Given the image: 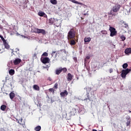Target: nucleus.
Instances as JSON below:
<instances>
[{"label": "nucleus", "instance_id": "f257e3e1", "mask_svg": "<svg viewBox=\"0 0 131 131\" xmlns=\"http://www.w3.org/2000/svg\"><path fill=\"white\" fill-rule=\"evenodd\" d=\"M76 36V31L75 29L72 28L68 33V39H75Z\"/></svg>", "mask_w": 131, "mask_h": 131}, {"label": "nucleus", "instance_id": "f03ea898", "mask_svg": "<svg viewBox=\"0 0 131 131\" xmlns=\"http://www.w3.org/2000/svg\"><path fill=\"white\" fill-rule=\"evenodd\" d=\"M120 9V5H116L115 6L113 7L111 9L110 15H112V16H115L116 15L115 13L118 12Z\"/></svg>", "mask_w": 131, "mask_h": 131}, {"label": "nucleus", "instance_id": "7ed1b4c3", "mask_svg": "<svg viewBox=\"0 0 131 131\" xmlns=\"http://www.w3.org/2000/svg\"><path fill=\"white\" fill-rule=\"evenodd\" d=\"M62 72L63 73H66V72H67V69L66 68L60 67L56 70L55 74H56V75H59Z\"/></svg>", "mask_w": 131, "mask_h": 131}, {"label": "nucleus", "instance_id": "20e7f679", "mask_svg": "<svg viewBox=\"0 0 131 131\" xmlns=\"http://www.w3.org/2000/svg\"><path fill=\"white\" fill-rule=\"evenodd\" d=\"M109 30L111 32L110 36L113 37V36H115L117 35V31H116V29L113 28V27H110Z\"/></svg>", "mask_w": 131, "mask_h": 131}, {"label": "nucleus", "instance_id": "39448f33", "mask_svg": "<svg viewBox=\"0 0 131 131\" xmlns=\"http://www.w3.org/2000/svg\"><path fill=\"white\" fill-rule=\"evenodd\" d=\"M34 32L35 33H38V34L41 33V34H42L43 35H46V34H47V32H46L45 30L40 29L38 28H35L34 30Z\"/></svg>", "mask_w": 131, "mask_h": 131}, {"label": "nucleus", "instance_id": "423d86ee", "mask_svg": "<svg viewBox=\"0 0 131 131\" xmlns=\"http://www.w3.org/2000/svg\"><path fill=\"white\" fill-rule=\"evenodd\" d=\"M130 71L131 70L128 69H126V70H123L121 73V76L122 78H125V77H126V75H127V74H128V73H129Z\"/></svg>", "mask_w": 131, "mask_h": 131}, {"label": "nucleus", "instance_id": "0eeeda50", "mask_svg": "<svg viewBox=\"0 0 131 131\" xmlns=\"http://www.w3.org/2000/svg\"><path fill=\"white\" fill-rule=\"evenodd\" d=\"M41 62L43 63V64H47L48 63H50V58L49 57H45L41 58Z\"/></svg>", "mask_w": 131, "mask_h": 131}, {"label": "nucleus", "instance_id": "6e6552de", "mask_svg": "<svg viewBox=\"0 0 131 131\" xmlns=\"http://www.w3.org/2000/svg\"><path fill=\"white\" fill-rule=\"evenodd\" d=\"M23 119L21 118L20 120H19L17 122L20 124V125H22L23 127L24 128H26V126L25 125V122L23 121Z\"/></svg>", "mask_w": 131, "mask_h": 131}, {"label": "nucleus", "instance_id": "1a4fd4ad", "mask_svg": "<svg viewBox=\"0 0 131 131\" xmlns=\"http://www.w3.org/2000/svg\"><path fill=\"white\" fill-rule=\"evenodd\" d=\"M60 95V97L62 98H65V97H67V96H68V92L67 90H64V92H61Z\"/></svg>", "mask_w": 131, "mask_h": 131}, {"label": "nucleus", "instance_id": "9d476101", "mask_svg": "<svg viewBox=\"0 0 131 131\" xmlns=\"http://www.w3.org/2000/svg\"><path fill=\"white\" fill-rule=\"evenodd\" d=\"M67 80L68 81H71L72 79H73V76L70 73L68 74V76L67 77Z\"/></svg>", "mask_w": 131, "mask_h": 131}, {"label": "nucleus", "instance_id": "9b49d317", "mask_svg": "<svg viewBox=\"0 0 131 131\" xmlns=\"http://www.w3.org/2000/svg\"><path fill=\"white\" fill-rule=\"evenodd\" d=\"M38 15L40 17H44L45 18H47V14H46V13L42 11H39L38 13Z\"/></svg>", "mask_w": 131, "mask_h": 131}, {"label": "nucleus", "instance_id": "f8f14e48", "mask_svg": "<svg viewBox=\"0 0 131 131\" xmlns=\"http://www.w3.org/2000/svg\"><path fill=\"white\" fill-rule=\"evenodd\" d=\"M21 61V59L16 58L15 59V60L13 61V63L14 65H18V64H20Z\"/></svg>", "mask_w": 131, "mask_h": 131}, {"label": "nucleus", "instance_id": "ddd939ff", "mask_svg": "<svg viewBox=\"0 0 131 131\" xmlns=\"http://www.w3.org/2000/svg\"><path fill=\"white\" fill-rule=\"evenodd\" d=\"M124 53L126 55H129V54H131V48H126L124 51Z\"/></svg>", "mask_w": 131, "mask_h": 131}, {"label": "nucleus", "instance_id": "4468645a", "mask_svg": "<svg viewBox=\"0 0 131 131\" xmlns=\"http://www.w3.org/2000/svg\"><path fill=\"white\" fill-rule=\"evenodd\" d=\"M70 45H71V46H74L75 45H76V42L75 41V39H70Z\"/></svg>", "mask_w": 131, "mask_h": 131}, {"label": "nucleus", "instance_id": "2eb2a0df", "mask_svg": "<svg viewBox=\"0 0 131 131\" xmlns=\"http://www.w3.org/2000/svg\"><path fill=\"white\" fill-rule=\"evenodd\" d=\"M3 43L5 49H7V50H9V49H10V45H9V43H7V41L4 42Z\"/></svg>", "mask_w": 131, "mask_h": 131}, {"label": "nucleus", "instance_id": "dca6fc26", "mask_svg": "<svg viewBox=\"0 0 131 131\" xmlns=\"http://www.w3.org/2000/svg\"><path fill=\"white\" fill-rule=\"evenodd\" d=\"M121 22V24H124V27H125V28H127V27H128V25L126 23V22L122 20L120 21Z\"/></svg>", "mask_w": 131, "mask_h": 131}, {"label": "nucleus", "instance_id": "f3484780", "mask_svg": "<svg viewBox=\"0 0 131 131\" xmlns=\"http://www.w3.org/2000/svg\"><path fill=\"white\" fill-rule=\"evenodd\" d=\"M11 100H13L15 98V93L11 92L9 94Z\"/></svg>", "mask_w": 131, "mask_h": 131}, {"label": "nucleus", "instance_id": "a211bd4d", "mask_svg": "<svg viewBox=\"0 0 131 131\" xmlns=\"http://www.w3.org/2000/svg\"><path fill=\"white\" fill-rule=\"evenodd\" d=\"M33 89L35 90V91H39V86L37 84H35L33 86Z\"/></svg>", "mask_w": 131, "mask_h": 131}, {"label": "nucleus", "instance_id": "6ab92c4d", "mask_svg": "<svg viewBox=\"0 0 131 131\" xmlns=\"http://www.w3.org/2000/svg\"><path fill=\"white\" fill-rule=\"evenodd\" d=\"M10 75H14L15 74V70L14 69H11L9 71Z\"/></svg>", "mask_w": 131, "mask_h": 131}, {"label": "nucleus", "instance_id": "aec40b11", "mask_svg": "<svg viewBox=\"0 0 131 131\" xmlns=\"http://www.w3.org/2000/svg\"><path fill=\"white\" fill-rule=\"evenodd\" d=\"M7 108V105L3 104L1 106V110H2V111H5L6 109Z\"/></svg>", "mask_w": 131, "mask_h": 131}, {"label": "nucleus", "instance_id": "412c9836", "mask_svg": "<svg viewBox=\"0 0 131 131\" xmlns=\"http://www.w3.org/2000/svg\"><path fill=\"white\" fill-rule=\"evenodd\" d=\"M71 2H72V3H73L74 4H77L78 5H82V3L78 2V1H76L75 0H71Z\"/></svg>", "mask_w": 131, "mask_h": 131}, {"label": "nucleus", "instance_id": "4be33fe9", "mask_svg": "<svg viewBox=\"0 0 131 131\" xmlns=\"http://www.w3.org/2000/svg\"><path fill=\"white\" fill-rule=\"evenodd\" d=\"M50 3H51L52 5H57L58 2L57 1V0H50Z\"/></svg>", "mask_w": 131, "mask_h": 131}, {"label": "nucleus", "instance_id": "5701e85b", "mask_svg": "<svg viewBox=\"0 0 131 131\" xmlns=\"http://www.w3.org/2000/svg\"><path fill=\"white\" fill-rule=\"evenodd\" d=\"M91 41V37H88L84 38V42H90Z\"/></svg>", "mask_w": 131, "mask_h": 131}, {"label": "nucleus", "instance_id": "b1692460", "mask_svg": "<svg viewBox=\"0 0 131 131\" xmlns=\"http://www.w3.org/2000/svg\"><path fill=\"white\" fill-rule=\"evenodd\" d=\"M35 131H39L41 129V127L40 126H37L34 128Z\"/></svg>", "mask_w": 131, "mask_h": 131}, {"label": "nucleus", "instance_id": "393cba45", "mask_svg": "<svg viewBox=\"0 0 131 131\" xmlns=\"http://www.w3.org/2000/svg\"><path fill=\"white\" fill-rule=\"evenodd\" d=\"M128 66V64L127 63H124L122 66L123 69H126Z\"/></svg>", "mask_w": 131, "mask_h": 131}, {"label": "nucleus", "instance_id": "a878e982", "mask_svg": "<svg viewBox=\"0 0 131 131\" xmlns=\"http://www.w3.org/2000/svg\"><path fill=\"white\" fill-rule=\"evenodd\" d=\"M101 33H102V34H104L105 35L108 34V32L106 30L101 31Z\"/></svg>", "mask_w": 131, "mask_h": 131}, {"label": "nucleus", "instance_id": "bb28decb", "mask_svg": "<svg viewBox=\"0 0 131 131\" xmlns=\"http://www.w3.org/2000/svg\"><path fill=\"white\" fill-rule=\"evenodd\" d=\"M86 100H89V101H91V100H92V97H91L90 95H89V92H88V98L84 99V101H85Z\"/></svg>", "mask_w": 131, "mask_h": 131}, {"label": "nucleus", "instance_id": "cd10ccee", "mask_svg": "<svg viewBox=\"0 0 131 131\" xmlns=\"http://www.w3.org/2000/svg\"><path fill=\"white\" fill-rule=\"evenodd\" d=\"M0 38H1L2 41H3V43L4 42H5L6 41H7V40L5 39V38H4L3 36L0 35Z\"/></svg>", "mask_w": 131, "mask_h": 131}, {"label": "nucleus", "instance_id": "c85d7f7f", "mask_svg": "<svg viewBox=\"0 0 131 131\" xmlns=\"http://www.w3.org/2000/svg\"><path fill=\"white\" fill-rule=\"evenodd\" d=\"M49 92H50V93H53L54 94V93H55V89L53 88H50L49 90Z\"/></svg>", "mask_w": 131, "mask_h": 131}, {"label": "nucleus", "instance_id": "c756f323", "mask_svg": "<svg viewBox=\"0 0 131 131\" xmlns=\"http://www.w3.org/2000/svg\"><path fill=\"white\" fill-rule=\"evenodd\" d=\"M121 38L122 39V41H124V40H125V39H126L125 36H124V35H122L121 36Z\"/></svg>", "mask_w": 131, "mask_h": 131}, {"label": "nucleus", "instance_id": "7c9ffc66", "mask_svg": "<svg viewBox=\"0 0 131 131\" xmlns=\"http://www.w3.org/2000/svg\"><path fill=\"white\" fill-rule=\"evenodd\" d=\"M53 89L57 90L58 89V83H56L53 86Z\"/></svg>", "mask_w": 131, "mask_h": 131}, {"label": "nucleus", "instance_id": "2f4dec72", "mask_svg": "<svg viewBox=\"0 0 131 131\" xmlns=\"http://www.w3.org/2000/svg\"><path fill=\"white\" fill-rule=\"evenodd\" d=\"M48 53L47 52H44L42 55V56H44V57H48Z\"/></svg>", "mask_w": 131, "mask_h": 131}, {"label": "nucleus", "instance_id": "473e14b6", "mask_svg": "<svg viewBox=\"0 0 131 131\" xmlns=\"http://www.w3.org/2000/svg\"><path fill=\"white\" fill-rule=\"evenodd\" d=\"M109 72H110V73H112V72H113V69H110L109 70Z\"/></svg>", "mask_w": 131, "mask_h": 131}, {"label": "nucleus", "instance_id": "72a5a7b5", "mask_svg": "<svg viewBox=\"0 0 131 131\" xmlns=\"http://www.w3.org/2000/svg\"><path fill=\"white\" fill-rule=\"evenodd\" d=\"M126 124H127V126H128V125H129V124H130V122L128 121H127Z\"/></svg>", "mask_w": 131, "mask_h": 131}, {"label": "nucleus", "instance_id": "f704fd0d", "mask_svg": "<svg viewBox=\"0 0 131 131\" xmlns=\"http://www.w3.org/2000/svg\"><path fill=\"white\" fill-rule=\"evenodd\" d=\"M73 59L75 63H76V62H77V58H76V57H74Z\"/></svg>", "mask_w": 131, "mask_h": 131}, {"label": "nucleus", "instance_id": "c9c22d12", "mask_svg": "<svg viewBox=\"0 0 131 131\" xmlns=\"http://www.w3.org/2000/svg\"><path fill=\"white\" fill-rule=\"evenodd\" d=\"M48 80H49V81H52V80H53L52 79V78L49 77L48 79Z\"/></svg>", "mask_w": 131, "mask_h": 131}, {"label": "nucleus", "instance_id": "e433bc0d", "mask_svg": "<svg viewBox=\"0 0 131 131\" xmlns=\"http://www.w3.org/2000/svg\"><path fill=\"white\" fill-rule=\"evenodd\" d=\"M88 91H89V92H91V91H92V88H91V87L88 88Z\"/></svg>", "mask_w": 131, "mask_h": 131}, {"label": "nucleus", "instance_id": "4c0bfd02", "mask_svg": "<svg viewBox=\"0 0 131 131\" xmlns=\"http://www.w3.org/2000/svg\"><path fill=\"white\" fill-rule=\"evenodd\" d=\"M54 54H56V51H53V52H52V56H53V55H54Z\"/></svg>", "mask_w": 131, "mask_h": 131}, {"label": "nucleus", "instance_id": "58836bf2", "mask_svg": "<svg viewBox=\"0 0 131 131\" xmlns=\"http://www.w3.org/2000/svg\"><path fill=\"white\" fill-rule=\"evenodd\" d=\"M86 15H87V16H89V14H88V13L84 14V16H86Z\"/></svg>", "mask_w": 131, "mask_h": 131}, {"label": "nucleus", "instance_id": "ea45409f", "mask_svg": "<svg viewBox=\"0 0 131 131\" xmlns=\"http://www.w3.org/2000/svg\"><path fill=\"white\" fill-rule=\"evenodd\" d=\"M86 59H88V60H89L90 59V56H87Z\"/></svg>", "mask_w": 131, "mask_h": 131}, {"label": "nucleus", "instance_id": "a19ab883", "mask_svg": "<svg viewBox=\"0 0 131 131\" xmlns=\"http://www.w3.org/2000/svg\"><path fill=\"white\" fill-rule=\"evenodd\" d=\"M81 20H83V19H84L83 17H81Z\"/></svg>", "mask_w": 131, "mask_h": 131}, {"label": "nucleus", "instance_id": "79ce46f5", "mask_svg": "<svg viewBox=\"0 0 131 131\" xmlns=\"http://www.w3.org/2000/svg\"><path fill=\"white\" fill-rule=\"evenodd\" d=\"M92 131H97V130H96V129H93L92 130Z\"/></svg>", "mask_w": 131, "mask_h": 131}, {"label": "nucleus", "instance_id": "37998d69", "mask_svg": "<svg viewBox=\"0 0 131 131\" xmlns=\"http://www.w3.org/2000/svg\"><path fill=\"white\" fill-rule=\"evenodd\" d=\"M59 52H63V50H60Z\"/></svg>", "mask_w": 131, "mask_h": 131}, {"label": "nucleus", "instance_id": "c03bdc74", "mask_svg": "<svg viewBox=\"0 0 131 131\" xmlns=\"http://www.w3.org/2000/svg\"><path fill=\"white\" fill-rule=\"evenodd\" d=\"M0 51H1V49H0Z\"/></svg>", "mask_w": 131, "mask_h": 131}]
</instances>
